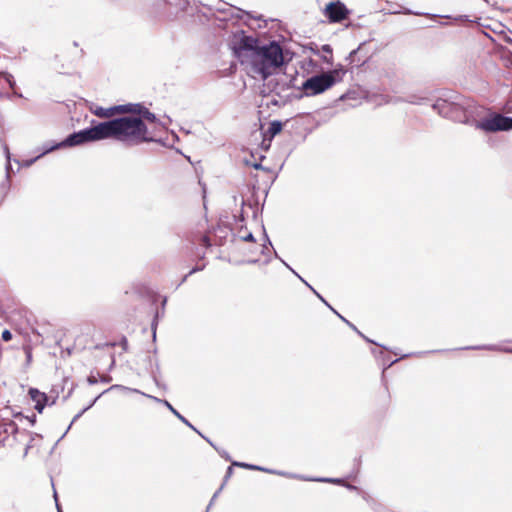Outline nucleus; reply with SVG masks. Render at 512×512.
Instances as JSON below:
<instances>
[{
  "label": "nucleus",
  "mask_w": 512,
  "mask_h": 512,
  "mask_svg": "<svg viewBox=\"0 0 512 512\" xmlns=\"http://www.w3.org/2000/svg\"><path fill=\"white\" fill-rule=\"evenodd\" d=\"M441 116L451 118L465 124L474 126L476 129L482 130L485 133H495L499 131H506L505 115L490 112L486 117L480 120L471 118L475 106L468 103L464 105L458 101H448L439 98L432 105Z\"/></svg>",
  "instance_id": "f257e3e1"
},
{
  "label": "nucleus",
  "mask_w": 512,
  "mask_h": 512,
  "mask_svg": "<svg viewBox=\"0 0 512 512\" xmlns=\"http://www.w3.org/2000/svg\"><path fill=\"white\" fill-rule=\"evenodd\" d=\"M220 16L213 20V25L224 32H246L239 26L240 21L255 32L256 29H267L266 32H290L286 25L277 18H264L262 14L254 15L250 11L231 6L225 10H219Z\"/></svg>",
  "instance_id": "f03ea898"
},
{
  "label": "nucleus",
  "mask_w": 512,
  "mask_h": 512,
  "mask_svg": "<svg viewBox=\"0 0 512 512\" xmlns=\"http://www.w3.org/2000/svg\"><path fill=\"white\" fill-rule=\"evenodd\" d=\"M107 139H112L127 147L138 146L143 143H162L149 134L146 123L140 117L116 116L104 121Z\"/></svg>",
  "instance_id": "7ed1b4c3"
},
{
  "label": "nucleus",
  "mask_w": 512,
  "mask_h": 512,
  "mask_svg": "<svg viewBox=\"0 0 512 512\" xmlns=\"http://www.w3.org/2000/svg\"><path fill=\"white\" fill-rule=\"evenodd\" d=\"M291 59L289 50L278 41H262L250 67L263 80H267L275 72L285 67Z\"/></svg>",
  "instance_id": "20e7f679"
},
{
  "label": "nucleus",
  "mask_w": 512,
  "mask_h": 512,
  "mask_svg": "<svg viewBox=\"0 0 512 512\" xmlns=\"http://www.w3.org/2000/svg\"><path fill=\"white\" fill-rule=\"evenodd\" d=\"M261 42L259 38L251 34H231L228 45L233 56L241 64L251 65Z\"/></svg>",
  "instance_id": "39448f33"
},
{
  "label": "nucleus",
  "mask_w": 512,
  "mask_h": 512,
  "mask_svg": "<svg viewBox=\"0 0 512 512\" xmlns=\"http://www.w3.org/2000/svg\"><path fill=\"white\" fill-rule=\"evenodd\" d=\"M29 438L24 450V456L28 454L29 449L33 447V441L43 439V436L38 433L28 432L27 430H20L17 424L12 420L0 419V446L13 447L16 443L23 441V438Z\"/></svg>",
  "instance_id": "423d86ee"
},
{
  "label": "nucleus",
  "mask_w": 512,
  "mask_h": 512,
  "mask_svg": "<svg viewBox=\"0 0 512 512\" xmlns=\"http://www.w3.org/2000/svg\"><path fill=\"white\" fill-rule=\"evenodd\" d=\"M106 139L104 121L99 122L92 119L89 127L68 134L64 138V144L66 145V148H72Z\"/></svg>",
  "instance_id": "0eeeda50"
},
{
  "label": "nucleus",
  "mask_w": 512,
  "mask_h": 512,
  "mask_svg": "<svg viewBox=\"0 0 512 512\" xmlns=\"http://www.w3.org/2000/svg\"><path fill=\"white\" fill-rule=\"evenodd\" d=\"M344 76V71L338 77H334L331 73H320L308 77L301 85V89L304 93L303 96H316L324 93L328 89L332 88L336 83L341 82Z\"/></svg>",
  "instance_id": "6e6552de"
},
{
  "label": "nucleus",
  "mask_w": 512,
  "mask_h": 512,
  "mask_svg": "<svg viewBox=\"0 0 512 512\" xmlns=\"http://www.w3.org/2000/svg\"><path fill=\"white\" fill-rule=\"evenodd\" d=\"M351 14L352 11L341 0H332L323 9V15L329 23L348 22Z\"/></svg>",
  "instance_id": "1a4fd4ad"
},
{
  "label": "nucleus",
  "mask_w": 512,
  "mask_h": 512,
  "mask_svg": "<svg viewBox=\"0 0 512 512\" xmlns=\"http://www.w3.org/2000/svg\"><path fill=\"white\" fill-rule=\"evenodd\" d=\"M431 18H432V21L438 22L441 25H448V24L455 23L460 26L467 27V28L471 29L473 32H479V33L485 32L483 25H480L475 20H470L467 15H459L457 17H452L450 15L433 14V15H431Z\"/></svg>",
  "instance_id": "9d476101"
},
{
  "label": "nucleus",
  "mask_w": 512,
  "mask_h": 512,
  "mask_svg": "<svg viewBox=\"0 0 512 512\" xmlns=\"http://www.w3.org/2000/svg\"><path fill=\"white\" fill-rule=\"evenodd\" d=\"M375 50L376 47L372 45V41L364 40L349 53L347 60L357 66L363 65L374 54Z\"/></svg>",
  "instance_id": "9b49d317"
},
{
  "label": "nucleus",
  "mask_w": 512,
  "mask_h": 512,
  "mask_svg": "<svg viewBox=\"0 0 512 512\" xmlns=\"http://www.w3.org/2000/svg\"><path fill=\"white\" fill-rule=\"evenodd\" d=\"M28 395L34 402V409L38 413H42L46 406H52L56 403L58 397L50 398L46 393L41 392L37 388H29Z\"/></svg>",
  "instance_id": "f8f14e48"
},
{
  "label": "nucleus",
  "mask_w": 512,
  "mask_h": 512,
  "mask_svg": "<svg viewBox=\"0 0 512 512\" xmlns=\"http://www.w3.org/2000/svg\"><path fill=\"white\" fill-rule=\"evenodd\" d=\"M155 5L157 9H165L164 13L167 16H172L186 10L190 5V0H156Z\"/></svg>",
  "instance_id": "ddd939ff"
},
{
  "label": "nucleus",
  "mask_w": 512,
  "mask_h": 512,
  "mask_svg": "<svg viewBox=\"0 0 512 512\" xmlns=\"http://www.w3.org/2000/svg\"><path fill=\"white\" fill-rule=\"evenodd\" d=\"M492 55L500 60L503 66L508 69V72L504 74L506 79L512 78V51L507 49L501 44H496L493 48Z\"/></svg>",
  "instance_id": "4468645a"
},
{
  "label": "nucleus",
  "mask_w": 512,
  "mask_h": 512,
  "mask_svg": "<svg viewBox=\"0 0 512 512\" xmlns=\"http://www.w3.org/2000/svg\"><path fill=\"white\" fill-rule=\"evenodd\" d=\"M377 13H370L369 15H358L357 19L349 17L348 22L345 23L346 29H365L369 28L374 22Z\"/></svg>",
  "instance_id": "2eb2a0df"
},
{
  "label": "nucleus",
  "mask_w": 512,
  "mask_h": 512,
  "mask_svg": "<svg viewBox=\"0 0 512 512\" xmlns=\"http://www.w3.org/2000/svg\"><path fill=\"white\" fill-rule=\"evenodd\" d=\"M313 293L335 314L337 315L344 323H346L353 331H355L360 337H362L366 342L371 344H377L376 341L368 338L365 336L361 331L358 330V328L351 323L349 320H347L344 315H341L337 310H335L327 301L326 299L318 293L316 290H313Z\"/></svg>",
  "instance_id": "dca6fc26"
},
{
  "label": "nucleus",
  "mask_w": 512,
  "mask_h": 512,
  "mask_svg": "<svg viewBox=\"0 0 512 512\" xmlns=\"http://www.w3.org/2000/svg\"><path fill=\"white\" fill-rule=\"evenodd\" d=\"M377 346L381 347L382 350L379 351L378 353L373 349L372 350V353L379 357L381 360H382V365H383V372L386 371L387 369H389L391 366H393L395 363H397L399 360L401 359H405L407 357H410L412 356L413 354L412 353H408V354H404L402 355L401 357L397 358V359H394V360H391L388 355L385 354V352L383 350H388V348L380 343H377L376 344Z\"/></svg>",
  "instance_id": "f3484780"
},
{
  "label": "nucleus",
  "mask_w": 512,
  "mask_h": 512,
  "mask_svg": "<svg viewBox=\"0 0 512 512\" xmlns=\"http://www.w3.org/2000/svg\"><path fill=\"white\" fill-rule=\"evenodd\" d=\"M145 107L143 103L119 104V114L123 116L141 117Z\"/></svg>",
  "instance_id": "a211bd4d"
},
{
  "label": "nucleus",
  "mask_w": 512,
  "mask_h": 512,
  "mask_svg": "<svg viewBox=\"0 0 512 512\" xmlns=\"http://www.w3.org/2000/svg\"><path fill=\"white\" fill-rule=\"evenodd\" d=\"M66 148V145L64 144V139L57 142V141H48V142H45L40 148H39V151L40 153L37 155V158H42L44 157L45 155L55 151V150H58V149H65Z\"/></svg>",
  "instance_id": "6ab92c4d"
},
{
  "label": "nucleus",
  "mask_w": 512,
  "mask_h": 512,
  "mask_svg": "<svg viewBox=\"0 0 512 512\" xmlns=\"http://www.w3.org/2000/svg\"><path fill=\"white\" fill-rule=\"evenodd\" d=\"M146 361H147V365H146V370L149 372V374L151 375L153 381L155 382V384L160 387V382L158 380V376L160 375V365L158 363V360L155 359V361L153 360V358L150 356V355H147L146 356Z\"/></svg>",
  "instance_id": "aec40b11"
},
{
  "label": "nucleus",
  "mask_w": 512,
  "mask_h": 512,
  "mask_svg": "<svg viewBox=\"0 0 512 512\" xmlns=\"http://www.w3.org/2000/svg\"><path fill=\"white\" fill-rule=\"evenodd\" d=\"M163 405L175 416L177 417L183 424L192 429L197 434H200V431L186 418L184 417L177 409H175L169 401H163Z\"/></svg>",
  "instance_id": "412c9836"
},
{
  "label": "nucleus",
  "mask_w": 512,
  "mask_h": 512,
  "mask_svg": "<svg viewBox=\"0 0 512 512\" xmlns=\"http://www.w3.org/2000/svg\"><path fill=\"white\" fill-rule=\"evenodd\" d=\"M92 112L97 117L111 119L110 117L119 114V105H113L108 108L97 106Z\"/></svg>",
  "instance_id": "4be33fe9"
},
{
  "label": "nucleus",
  "mask_w": 512,
  "mask_h": 512,
  "mask_svg": "<svg viewBox=\"0 0 512 512\" xmlns=\"http://www.w3.org/2000/svg\"><path fill=\"white\" fill-rule=\"evenodd\" d=\"M283 129V122L280 120H272L269 123L267 130L264 132V137L272 140L276 135H278Z\"/></svg>",
  "instance_id": "5701e85b"
},
{
  "label": "nucleus",
  "mask_w": 512,
  "mask_h": 512,
  "mask_svg": "<svg viewBox=\"0 0 512 512\" xmlns=\"http://www.w3.org/2000/svg\"><path fill=\"white\" fill-rule=\"evenodd\" d=\"M462 350H489V351H503L505 353H512V347L501 348L494 344L466 346L461 348Z\"/></svg>",
  "instance_id": "b1692460"
},
{
  "label": "nucleus",
  "mask_w": 512,
  "mask_h": 512,
  "mask_svg": "<svg viewBox=\"0 0 512 512\" xmlns=\"http://www.w3.org/2000/svg\"><path fill=\"white\" fill-rule=\"evenodd\" d=\"M359 495H361V497L369 504V506L374 510V512H390L365 491L361 490Z\"/></svg>",
  "instance_id": "393cba45"
},
{
  "label": "nucleus",
  "mask_w": 512,
  "mask_h": 512,
  "mask_svg": "<svg viewBox=\"0 0 512 512\" xmlns=\"http://www.w3.org/2000/svg\"><path fill=\"white\" fill-rule=\"evenodd\" d=\"M232 464L235 467H240V468L253 470V471H262V472H266V473H268V471H269V468H265V467H262V466H259L256 464H250V463H246V462L232 461Z\"/></svg>",
  "instance_id": "a878e982"
},
{
  "label": "nucleus",
  "mask_w": 512,
  "mask_h": 512,
  "mask_svg": "<svg viewBox=\"0 0 512 512\" xmlns=\"http://www.w3.org/2000/svg\"><path fill=\"white\" fill-rule=\"evenodd\" d=\"M268 473L269 474L283 476V477H287V478H290V479H300V480H304V481H308L307 479H309V477H305V476H302V475H299V474L285 472V471H280V470H275V469H269Z\"/></svg>",
  "instance_id": "bb28decb"
},
{
  "label": "nucleus",
  "mask_w": 512,
  "mask_h": 512,
  "mask_svg": "<svg viewBox=\"0 0 512 512\" xmlns=\"http://www.w3.org/2000/svg\"><path fill=\"white\" fill-rule=\"evenodd\" d=\"M5 156H6V165H5V179L11 181V175L14 173L11 165V154L9 152V148L5 146Z\"/></svg>",
  "instance_id": "cd10ccee"
},
{
  "label": "nucleus",
  "mask_w": 512,
  "mask_h": 512,
  "mask_svg": "<svg viewBox=\"0 0 512 512\" xmlns=\"http://www.w3.org/2000/svg\"><path fill=\"white\" fill-rule=\"evenodd\" d=\"M116 389H117V390H118V389H126V387H124V386H122V385H119V384H115V385L110 386L108 389H106V390L102 391L99 395H97V396H96V397H95L91 402H89V404H88L86 407H84L83 409H86V412H87L89 409H91V408L95 405V403L98 401V399H99L102 395L106 394L107 392H109V391H111V390H116Z\"/></svg>",
  "instance_id": "c85d7f7f"
},
{
  "label": "nucleus",
  "mask_w": 512,
  "mask_h": 512,
  "mask_svg": "<svg viewBox=\"0 0 512 512\" xmlns=\"http://www.w3.org/2000/svg\"><path fill=\"white\" fill-rule=\"evenodd\" d=\"M322 51V60L326 62L327 64H332L333 58H332V47L329 44H324L321 46Z\"/></svg>",
  "instance_id": "c756f323"
},
{
  "label": "nucleus",
  "mask_w": 512,
  "mask_h": 512,
  "mask_svg": "<svg viewBox=\"0 0 512 512\" xmlns=\"http://www.w3.org/2000/svg\"><path fill=\"white\" fill-rule=\"evenodd\" d=\"M144 123H157L158 118L155 113L151 112L147 107L143 110V113L140 117Z\"/></svg>",
  "instance_id": "7c9ffc66"
},
{
  "label": "nucleus",
  "mask_w": 512,
  "mask_h": 512,
  "mask_svg": "<svg viewBox=\"0 0 512 512\" xmlns=\"http://www.w3.org/2000/svg\"><path fill=\"white\" fill-rule=\"evenodd\" d=\"M164 315H162V309L161 310H156L155 313H154V316H153V319H152V322H151V330H152V337H153V340L156 339V330H157V326H158V323H159V319L161 317H163Z\"/></svg>",
  "instance_id": "2f4dec72"
},
{
  "label": "nucleus",
  "mask_w": 512,
  "mask_h": 512,
  "mask_svg": "<svg viewBox=\"0 0 512 512\" xmlns=\"http://www.w3.org/2000/svg\"><path fill=\"white\" fill-rule=\"evenodd\" d=\"M308 481L322 482V483H333V484H343L342 478H330V477H313L307 479Z\"/></svg>",
  "instance_id": "473e14b6"
},
{
  "label": "nucleus",
  "mask_w": 512,
  "mask_h": 512,
  "mask_svg": "<svg viewBox=\"0 0 512 512\" xmlns=\"http://www.w3.org/2000/svg\"><path fill=\"white\" fill-rule=\"evenodd\" d=\"M264 159H265V156L264 155H260L259 161L251 162L250 160L246 159L245 160V164L253 167L256 170H263V171L270 172L271 171L270 168H267V167L263 166L262 163H261L262 160H264Z\"/></svg>",
  "instance_id": "72a5a7b5"
},
{
  "label": "nucleus",
  "mask_w": 512,
  "mask_h": 512,
  "mask_svg": "<svg viewBox=\"0 0 512 512\" xmlns=\"http://www.w3.org/2000/svg\"><path fill=\"white\" fill-rule=\"evenodd\" d=\"M0 77H2L7 82L11 89L16 88V81L11 73L7 71H0Z\"/></svg>",
  "instance_id": "f704fd0d"
},
{
  "label": "nucleus",
  "mask_w": 512,
  "mask_h": 512,
  "mask_svg": "<svg viewBox=\"0 0 512 512\" xmlns=\"http://www.w3.org/2000/svg\"><path fill=\"white\" fill-rule=\"evenodd\" d=\"M11 189V181L10 180H3L0 183V195L7 197L9 191Z\"/></svg>",
  "instance_id": "c9c22d12"
},
{
  "label": "nucleus",
  "mask_w": 512,
  "mask_h": 512,
  "mask_svg": "<svg viewBox=\"0 0 512 512\" xmlns=\"http://www.w3.org/2000/svg\"><path fill=\"white\" fill-rule=\"evenodd\" d=\"M86 412V409H82L81 411H79L72 419L71 423L69 424V426L67 427L66 431L63 433V435L60 437V439H63L66 434L68 433V431L70 430L71 426L73 425V423H75L80 417H82V415Z\"/></svg>",
  "instance_id": "e433bc0d"
},
{
  "label": "nucleus",
  "mask_w": 512,
  "mask_h": 512,
  "mask_svg": "<svg viewBox=\"0 0 512 512\" xmlns=\"http://www.w3.org/2000/svg\"><path fill=\"white\" fill-rule=\"evenodd\" d=\"M199 242H200V245L205 248H210L212 246L211 239L206 234L200 236Z\"/></svg>",
  "instance_id": "4c0bfd02"
},
{
  "label": "nucleus",
  "mask_w": 512,
  "mask_h": 512,
  "mask_svg": "<svg viewBox=\"0 0 512 512\" xmlns=\"http://www.w3.org/2000/svg\"><path fill=\"white\" fill-rule=\"evenodd\" d=\"M224 488V484H221V486L218 488V490H216V492L213 494L212 498L210 499L209 501V504L207 506L206 509H208V511L211 509V507L213 506L215 500L217 499V497L219 496V494L221 493L222 489Z\"/></svg>",
  "instance_id": "58836bf2"
},
{
  "label": "nucleus",
  "mask_w": 512,
  "mask_h": 512,
  "mask_svg": "<svg viewBox=\"0 0 512 512\" xmlns=\"http://www.w3.org/2000/svg\"><path fill=\"white\" fill-rule=\"evenodd\" d=\"M233 467H234L233 464H231L230 466L227 467L222 484L225 485L227 483V481L232 477L233 472H234Z\"/></svg>",
  "instance_id": "ea45409f"
},
{
  "label": "nucleus",
  "mask_w": 512,
  "mask_h": 512,
  "mask_svg": "<svg viewBox=\"0 0 512 512\" xmlns=\"http://www.w3.org/2000/svg\"><path fill=\"white\" fill-rule=\"evenodd\" d=\"M12 332L8 329H4L1 333V338L3 341L8 342L12 339Z\"/></svg>",
  "instance_id": "a19ab883"
},
{
  "label": "nucleus",
  "mask_w": 512,
  "mask_h": 512,
  "mask_svg": "<svg viewBox=\"0 0 512 512\" xmlns=\"http://www.w3.org/2000/svg\"><path fill=\"white\" fill-rule=\"evenodd\" d=\"M133 391L136 392V393H140V391L137 390V389H133ZM141 394L146 396V397H148V398H150V399H152L153 401H155L157 403L162 404V405H163V401H167L166 399H161V398H158V397H155V396H152V395H148V394H145V393H142V392H141Z\"/></svg>",
  "instance_id": "79ce46f5"
},
{
  "label": "nucleus",
  "mask_w": 512,
  "mask_h": 512,
  "mask_svg": "<svg viewBox=\"0 0 512 512\" xmlns=\"http://www.w3.org/2000/svg\"><path fill=\"white\" fill-rule=\"evenodd\" d=\"M293 274H295L306 286H308L312 291L315 290L308 282H306L290 265L287 267Z\"/></svg>",
  "instance_id": "37998d69"
},
{
  "label": "nucleus",
  "mask_w": 512,
  "mask_h": 512,
  "mask_svg": "<svg viewBox=\"0 0 512 512\" xmlns=\"http://www.w3.org/2000/svg\"><path fill=\"white\" fill-rule=\"evenodd\" d=\"M87 382L89 385H95L98 383V378L91 371L90 375L87 377Z\"/></svg>",
  "instance_id": "c03bdc74"
},
{
  "label": "nucleus",
  "mask_w": 512,
  "mask_h": 512,
  "mask_svg": "<svg viewBox=\"0 0 512 512\" xmlns=\"http://www.w3.org/2000/svg\"><path fill=\"white\" fill-rule=\"evenodd\" d=\"M241 240L245 241V242H255L256 241L252 232H249L245 236H242Z\"/></svg>",
  "instance_id": "a18cd8bd"
},
{
  "label": "nucleus",
  "mask_w": 512,
  "mask_h": 512,
  "mask_svg": "<svg viewBox=\"0 0 512 512\" xmlns=\"http://www.w3.org/2000/svg\"><path fill=\"white\" fill-rule=\"evenodd\" d=\"M271 141L272 140L268 139L267 137H264L262 144H261V148L264 150H268L271 146Z\"/></svg>",
  "instance_id": "49530a36"
},
{
  "label": "nucleus",
  "mask_w": 512,
  "mask_h": 512,
  "mask_svg": "<svg viewBox=\"0 0 512 512\" xmlns=\"http://www.w3.org/2000/svg\"><path fill=\"white\" fill-rule=\"evenodd\" d=\"M119 344L125 352L128 351V340L125 336H122Z\"/></svg>",
  "instance_id": "de8ad7c7"
},
{
  "label": "nucleus",
  "mask_w": 512,
  "mask_h": 512,
  "mask_svg": "<svg viewBox=\"0 0 512 512\" xmlns=\"http://www.w3.org/2000/svg\"><path fill=\"white\" fill-rule=\"evenodd\" d=\"M263 236H264V244H266L267 246H270L271 248H273L272 242H271L268 234L266 233V230H265L264 227H263Z\"/></svg>",
  "instance_id": "09e8293b"
},
{
  "label": "nucleus",
  "mask_w": 512,
  "mask_h": 512,
  "mask_svg": "<svg viewBox=\"0 0 512 512\" xmlns=\"http://www.w3.org/2000/svg\"><path fill=\"white\" fill-rule=\"evenodd\" d=\"M24 418L30 423L31 426H34L36 424L37 417L35 414H32L30 416H25Z\"/></svg>",
  "instance_id": "8fccbe9b"
},
{
  "label": "nucleus",
  "mask_w": 512,
  "mask_h": 512,
  "mask_svg": "<svg viewBox=\"0 0 512 512\" xmlns=\"http://www.w3.org/2000/svg\"><path fill=\"white\" fill-rule=\"evenodd\" d=\"M344 486H345L348 490H350V491H356L358 494L361 492V489H360L359 487H357V486L353 485V484H349V483H347V484H344Z\"/></svg>",
  "instance_id": "3c124183"
},
{
  "label": "nucleus",
  "mask_w": 512,
  "mask_h": 512,
  "mask_svg": "<svg viewBox=\"0 0 512 512\" xmlns=\"http://www.w3.org/2000/svg\"><path fill=\"white\" fill-rule=\"evenodd\" d=\"M205 268V265L203 264L202 266H195L193 267L189 272H188V275H193L194 273H197L199 271H202L203 269Z\"/></svg>",
  "instance_id": "603ef678"
},
{
  "label": "nucleus",
  "mask_w": 512,
  "mask_h": 512,
  "mask_svg": "<svg viewBox=\"0 0 512 512\" xmlns=\"http://www.w3.org/2000/svg\"><path fill=\"white\" fill-rule=\"evenodd\" d=\"M505 122H506V131L512 130V117L505 116Z\"/></svg>",
  "instance_id": "864d4df0"
},
{
  "label": "nucleus",
  "mask_w": 512,
  "mask_h": 512,
  "mask_svg": "<svg viewBox=\"0 0 512 512\" xmlns=\"http://www.w3.org/2000/svg\"><path fill=\"white\" fill-rule=\"evenodd\" d=\"M216 451H217V452L220 454V456H221L222 458H224L226 461H231V462H232L230 455H229L225 450L219 451V450L217 449Z\"/></svg>",
  "instance_id": "5fc2aeb1"
},
{
  "label": "nucleus",
  "mask_w": 512,
  "mask_h": 512,
  "mask_svg": "<svg viewBox=\"0 0 512 512\" xmlns=\"http://www.w3.org/2000/svg\"><path fill=\"white\" fill-rule=\"evenodd\" d=\"M341 71H344V73L346 72L342 66H339L338 69H334L333 71H331L330 73L334 76V77H338V75L341 74Z\"/></svg>",
  "instance_id": "6e6d98bb"
},
{
  "label": "nucleus",
  "mask_w": 512,
  "mask_h": 512,
  "mask_svg": "<svg viewBox=\"0 0 512 512\" xmlns=\"http://www.w3.org/2000/svg\"><path fill=\"white\" fill-rule=\"evenodd\" d=\"M53 496H54V499H55L57 512H63L62 507H61V505L58 502V496H57V493H56L55 490H54V495Z\"/></svg>",
  "instance_id": "4d7b16f0"
},
{
  "label": "nucleus",
  "mask_w": 512,
  "mask_h": 512,
  "mask_svg": "<svg viewBox=\"0 0 512 512\" xmlns=\"http://www.w3.org/2000/svg\"><path fill=\"white\" fill-rule=\"evenodd\" d=\"M12 416L14 418H19V419H23L25 417L21 411H17V412L13 411Z\"/></svg>",
  "instance_id": "13d9d810"
},
{
  "label": "nucleus",
  "mask_w": 512,
  "mask_h": 512,
  "mask_svg": "<svg viewBox=\"0 0 512 512\" xmlns=\"http://www.w3.org/2000/svg\"><path fill=\"white\" fill-rule=\"evenodd\" d=\"M112 380L111 376H102L98 381L102 383H109Z\"/></svg>",
  "instance_id": "bf43d9fd"
},
{
  "label": "nucleus",
  "mask_w": 512,
  "mask_h": 512,
  "mask_svg": "<svg viewBox=\"0 0 512 512\" xmlns=\"http://www.w3.org/2000/svg\"><path fill=\"white\" fill-rule=\"evenodd\" d=\"M268 253H269L268 246L266 244H263L262 249H261V254L266 256V255H268Z\"/></svg>",
  "instance_id": "052dcab7"
},
{
  "label": "nucleus",
  "mask_w": 512,
  "mask_h": 512,
  "mask_svg": "<svg viewBox=\"0 0 512 512\" xmlns=\"http://www.w3.org/2000/svg\"><path fill=\"white\" fill-rule=\"evenodd\" d=\"M189 276H190V275H188V273H187V274H185V275L182 277L181 281H180V282L178 283V285L176 286V288H179L183 283H185V282L187 281V279H188V277H189Z\"/></svg>",
  "instance_id": "680f3d73"
},
{
  "label": "nucleus",
  "mask_w": 512,
  "mask_h": 512,
  "mask_svg": "<svg viewBox=\"0 0 512 512\" xmlns=\"http://www.w3.org/2000/svg\"><path fill=\"white\" fill-rule=\"evenodd\" d=\"M166 304H167V297H164L162 299V303H161L162 315H164V313H165Z\"/></svg>",
  "instance_id": "e2e57ef3"
},
{
  "label": "nucleus",
  "mask_w": 512,
  "mask_h": 512,
  "mask_svg": "<svg viewBox=\"0 0 512 512\" xmlns=\"http://www.w3.org/2000/svg\"><path fill=\"white\" fill-rule=\"evenodd\" d=\"M199 435H200L203 439H205V440H206V441H207V442H208V443H209V444H210V445H211L215 450H217V449H218V448L213 444V442H212L209 438L205 437L201 432H200V434H199Z\"/></svg>",
  "instance_id": "0e129e2a"
},
{
  "label": "nucleus",
  "mask_w": 512,
  "mask_h": 512,
  "mask_svg": "<svg viewBox=\"0 0 512 512\" xmlns=\"http://www.w3.org/2000/svg\"><path fill=\"white\" fill-rule=\"evenodd\" d=\"M199 435H200L203 439H205V440H206V441H207V442H208V443H209V444H210V445H211L215 450H217V449H218V448L213 444V442H212L209 438L205 437L201 432H200V434H199Z\"/></svg>",
  "instance_id": "69168bd1"
},
{
  "label": "nucleus",
  "mask_w": 512,
  "mask_h": 512,
  "mask_svg": "<svg viewBox=\"0 0 512 512\" xmlns=\"http://www.w3.org/2000/svg\"><path fill=\"white\" fill-rule=\"evenodd\" d=\"M26 360H27V363H30L32 360V352L30 349L26 350Z\"/></svg>",
  "instance_id": "338daca9"
},
{
  "label": "nucleus",
  "mask_w": 512,
  "mask_h": 512,
  "mask_svg": "<svg viewBox=\"0 0 512 512\" xmlns=\"http://www.w3.org/2000/svg\"><path fill=\"white\" fill-rule=\"evenodd\" d=\"M13 90H14V91H13V93H12V94H10V95H11V97H12V96L19 97V98H22V97H23V95H22V93H21V92L16 91V90H15V88H14Z\"/></svg>",
  "instance_id": "774afa93"
}]
</instances>
